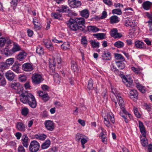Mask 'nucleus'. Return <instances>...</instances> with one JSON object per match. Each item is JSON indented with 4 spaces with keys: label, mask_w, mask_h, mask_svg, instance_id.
Instances as JSON below:
<instances>
[{
    "label": "nucleus",
    "mask_w": 152,
    "mask_h": 152,
    "mask_svg": "<svg viewBox=\"0 0 152 152\" xmlns=\"http://www.w3.org/2000/svg\"><path fill=\"white\" fill-rule=\"evenodd\" d=\"M85 19L82 18H76L74 19L70 18L68 21L67 25L72 30L76 31L80 30L83 31L85 26Z\"/></svg>",
    "instance_id": "f257e3e1"
},
{
    "label": "nucleus",
    "mask_w": 152,
    "mask_h": 152,
    "mask_svg": "<svg viewBox=\"0 0 152 152\" xmlns=\"http://www.w3.org/2000/svg\"><path fill=\"white\" fill-rule=\"evenodd\" d=\"M61 59L60 54L57 53L54 55L53 60L50 59L49 61V66L50 68V73L53 75L55 72L56 66L59 68L61 66Z\"/></svg>",
    "instance_id": "f03ea898"
},
{
    "label": "nucleus",
    "mask_w": 152,
    "mask_h": 152,
    "mask_svg": "<svg viewBox=\"0 0 152 152\" xmlns=\"http://www.w3.org/2000/svg\"><path fill=\"white\" fill-rule=\"evenodd\" d=\"M32 96V94L26 91L22 92L20 95V101L24 104H27L28 100Z\"/></svg>",
    "instance_id": "7ed1b4c3"
},
{
    "label": "nucleus",
    "mask_w": 152,
    "mask_h": 152,
    "mask_svg": "<svg viewBox=\"0 0 152 152\" xmlns=\"http://www.w3.org/2000/svg\"><path fill=\"white\" fill-rule=\"evenodd\" d=\"M111 92L114 94L117 101H119L118 104L121 105V107H122L123 111L124 112L126 113V111L123 109L124 102L123 100L122 97L121 96V94L118 93L117 92H116L115 90L113 88L111 89Z\"/></svg>",
    "instance_id": "20e7f679"
},
{
    "label": "nucleus",
    "mask_w": 152,
    "mask_h": 152,
    "mask_svg": "<svg viewBox=\"0 0 152 152\" xmlns=\"http://www.w3.org/2000/svg\"><path fill=\"white\" fill-rule=\"evenodd\" d=\"M40 145L37 141H32L30 144L29 149L31 152H37L39 149Z\"/></svg>",
    "instance_id": "39448f33"
},
{
    "label": "nucleus",
    "mask_w": 152,
    "mask_h": 152,
    "mask_svg": "<svg viewBox=\"0 0 152 152\" xmlns=\"http://www.w3.org/2000/svg\"><path fill=\"white\" fill-rule=\"evenodd\" d=\"M31 79L32 82L35 84H38L43 80V79L41 75L37 73L32 75Z\"/></svg>",
    "instance_id": "423d86ee"
},
{
    "label": "nucleus",
    "mask_w": 152,
    "mask_h": 152,
    "mask_svg": "<svg viewBox=\"0 0 152 152\" xmlns=\"http://www.w3.org/2000/svg\"><path fill=\"white\" fill-rule=\"evenodd\" d=\"M46 129L48 131H52L55 129V124L53 122L50 120L46 121L44 123Z\"/></svg>",
    "instance_id": "0eeeda50"
},
{
    "label": "nucleus",
    "mask_w": 152,
    "mask_h": 152,
    "mask_svg": "<svg viewBox=\"0 0 152 152\" xmlns=\"http://www.w3.org/2000/svg\"><path fill=\"white\" fill-rule=\"evenodd\" d=\"M68 3L70 7L72 8H77L81 5V1L78 0H68Z\"/></svg>",
    "instance_id": "6e6552de"
},
{
    "label": "nucleus",
    "mask_w": 152,
    "mask_h": 152,
    "mask_svg": "<svg viewBox=\"0 0 152 152\" xmlns=\"http://www.w3.org/2000/svg\"><path fill=\"white\" fill-rule=\"evenodd\" d=\"M122 80L123 82L127 87L132 88L133 86V80L130 78L124 76Z\"/></svg>",
    "instance_id": "1a4fd4ad"
},
{
    "label": "nucleus",
    "mask_w": 152,
    "mask_h": 152,
    "mask_svg": "<svg viewBox=\"0 0 152 152\" xmlns=\"http://www.w3.org/2000/svg\"><path fill=\"white\" fill-rule=\"evenodd\" d=\"M10 86L13 89L17 90L19 93L20 91H21V90L23 89L22 86L18 83L14 82L11 83L10 84Z\"/></svg>",
    "instance_id": "9d476101"
},
{
    "label": "nucleus",
    "mask_w": 152,
    "mask_h": 152,
    "mask_svg": "<svg viewBox=\"0 0 152 152\" xmlns=\"http://www.w3.org/2000/svg\"><path fill=\"white\" fill-rule=\"evenodd\" d=\"M27 103L32 108H34L36 107L37 105V102L34 97L33 95H32L31 98L29 99Z\"/></svg>",
    "instance_id": "9b49d317"
},
{
    "label": "nucleus",
    "mask_w": 152,
    "mask_h": 152,
    "mask_svg": "<svg viewBox=\"0 0 152 152\" xmlns=\"http://www.w3.org/2000/svg\"><path fill=\"white\" fill-rule=\"evenodd\" d=\"M138 93L137 90L132 89L130 91L129 96L134 101H136L137 99Z\"/></svg>",
    "instance_id": "f8f14e48"
},
{
    "label": "nucleus",
    "mask_w": 152,
    "mask_h": 152,
    "mask_svg": "<svg viewBox=\"0 0 152 152\" xmlns=\"http://www.w3.org/2000/svg\"><path fill=\"white\" fill-rule=\"evenodd\" d=\"M22 69L26 72H29L33 69V68L31 64L29 63H26L23 64L22 66Z\"/></svg>",
    "instance_id": "ddd939ff"
},
{
    "label": "nucleus",
    "mask_w": 152,
    "mask_h": 152,
    "mask_svg": "<svg viewBox=\"0 0 152 152\" xmlns=\"http://www.w3.org/2000/svg\"><path fill=\"white\" fill-rule=\"evenodd\" d=\"M22 143L23 146L26 148H27L29 144L28 138L26 134L23 135L21 139Z\"/></svg>",
    "instance_id": "4468645a"
},
{
    "label": "nucleus",
    "mask_w": 152,
    "mask_h": 152,
    "mask_svg": "<svg viewBox=\"0 0 152 152\" xmlns=\"http://www.w3.org/2000/svg\"><path fill=\"white\" fill-rule=\"evenodd\" d=\"M7 79L9 80H13L15 76V74L10 70L8 71L5 74Z\"/></svg>",
    "instance_id": "2eb2a0df"
},
{
    "label": "nucleus",
    "mask_w": 152,
    "mask_h": 152,
    "mask_svg": "<svg viewBox=\"0 0 152 152\" xmlns=\"http://www.w3.org/2000/svg\"><path fill=\"white\" fill-rule=\"evenodd\" d=\"M102 57L103 60L109 61L111 58L110 53L107 51H104L102 55Z\"/></svg>",
    "instance_id": "dca6fc26"
},
{
    "label": "nucleus",
    "mask_w": 152,
    "mask_h": 152,
    "mask_svg": "<svg viewBox=\"0 0 152 152\" xmlns=\"http://www.w3.org/2000/svg\"><path fill=\"white\" fill-rule=\"evenodd\" d=\"M139 126L140 128L141 133L143 136L145 137L146 136V131L145 127L142 122L140 121H139Z\"/></svg>",
    "instance_id": "f3484780"
},
{
    "label": "nucleus",
    "mask_w": 152,
    "mask_h": 152,
    "mask_svg": "<svg viewBox=\"0 0 152 152\" xmlns=\"http://www.w3.org/2000/svg\"><path fill=\"white\" fill-rule=\"evenodd\" d=\"M17 129L21 132H24L25 130V126L24 124L21 122H18L16 124Z\"/></svg>",
    "instance_id": "a211bd4d"
},
{
    "label": "nucleus",
    "mask_w": 152,
    "mask_h": 152,
    "mask_svg": "<svg viewBox=\"0 0 152 152\" xmlns=\"http://www.w3.org/2000/svg\"><path fill=\"white\" fill-rule=\"evenodd\" d=\"M26 55V53L24 51H22L20 52L16 57L18 60L21 61L23 60Z\"/></svg>",
    "instance_id": "6ab92c4d"
},
{
    "label": "nucleus",
    "mask_w": 152,
    "mask_h": 152,
    "mask_svg": "<svg viewBox=\"0 0 152 152\" xmlns=\"http://www.w3.org/2000/svg\"><path fill=\"white\" fill-rule=\"evenodd\" d=\"M152 4L151 2L147 1L143 2L142 4V6L145 10H148L150 9Z\"/></svg>",
    "instance_id": "aec40b11"
},
{
    "label": "nucleus",
    "mask_w": 152,
    "mask_h": 152,
    "mask_svg": "<svg viewBox=\"0 0 152 152\" xmlns=\"http://www.w3.org/2000/svg\"><path fill=\"white\" fill-rule=\"evenodd\" d=\"M10 47L8 46L4 49V53L6 56H10L13 53L12 49H10Z\"/></svg>",
    "instance_id": "412c9836"
},
{
    "label": "nucleus",
    "mask_w": 152,
    "mask_h": 152,
    "mask_svg": "<svg viewBox=\"0 0 152 152\" xmlns=\"http://www.w3.org/2000/svg\"><path fill=\"white\" fill-rule=\"evenodd\" d=\"M50 144V141L49 140H47L41 145V148L42 149H47L48 148Z\"/></svg>",
    "instance_id": "4be33fe9"
},
{
    "label": "nucleus",
    "mask_w": 152,
    "mask_h": 152,
    "mask_svg": "<svg viewBox=\"0 0 152 152\" xmlns=\"http://www.w3.org/2000/svg\"><path fill=\"white\" fill-rule=\"evenodd\" d=\"M135 46L137 48L142 49L144 48V43L140 41H137L135 42Z\"/></svg>",
    "instance_id": "5701e85b"
},
{
    "label": "nucleus",
    "mask_w": 152,
    "mask_h": 152,
    "mask_svg": "<svg viewBox=\"0 0 152 152\" xmlns=\"http://www.w3.org/2000/svg\"><path fill=\"white\" fill-rule=\"evenodd\" d=\"M124 23L126 26L134 27L136 25L134 22H133L131 20L128 18L125 20Z\"/></svg>",
    "instance_id": "b1692460"
},
{
    "label": "nucleus",
    "mask_w": 152,
    "mask_h": 152,
    "mask_svg": "<svg viewBox=\"0 0 152 152\" xmlns=\"http://www.w3.org/2000/svg\"><path fill=\"white\" fill-rule=\"evenodd\" d=\"M19 66L20 65L15 63L11 67V69L15 72L18 73L19 72L20 70Z\"/></svg>",
    "instance_id": "393cba45"
},
{
    "label": "nucleus",
    "mask_w": 152,
    "mask_h": 152,
    "mask_svg": "<svg viewBox=\"0 0 152 152\" xmlns=\"http://www.w3.org/2000/svg\"><path fill=\"white\" fill-rule=\"evenodd\" d=\"M33 23L35 28L39 29L40 28V23L38 18L35 17L33 19Z\"/></svg>",
    "instance_id": "a878e982"
},
{
    "label": "nucleus",
    "mask_w": 152,
    "mask_h": 152,
    "mask_svg": "<svg viewBox=\"0 0 152 152\" xmlns=\"http://www.w3.org/2000/svg\"><path fill=\"white\" fill-rule=\"evenodd\" d=\"M58 11L61 12H68L69 13L71 10L69 8L66 6H62L61 9L58 10Z\"/></svg>",
    "instance_id": "bb28decb"
},
{
    "label": "nucleus",
    "mask_w": 152,
    "mask_h": 152,
    "mask_svg": "<svg viewBox=\"0 0 152 152\" xmlns=\"http://www.w3.org/2000/svg\"><path fill=\"white\" fill-rule=\"evenodd\" d=\"M71 67L72 69L74 72H77L78 70V67L76 63L74 61H71Z\"/></svg>",
    "instance_id": "cd10ccee"
},
{
    "label": "nucleus",
    "mask_w": 152,
    "mask_h": 152,
    "mask_svg": "<svg viewBox=\"0 0 152 152\" xmlns=\"http://www.w3.org/2000/svg\"><path fill=\"white\" fill-rule=\"evenodd\" d=\"M87 28L88 31L93 32H96L99 30V29L95 26H88Z\"/></svg>",
    "instance_id": "c85d7f7f"
},
{
    "label": "nucleus",
    "mask_w": 152,
    "mask_h": 152,
    "mask_svg": "<svg viewBox=\"0 0 152 152\" xmlns=\"http://www.w3.org/2000/svg\"><path fill=\"white\" fill-rule=\"evenodd\" d=\"M35 137L38 139L40 140H45L47 137V135L44 134H36L34 136Z\"/></svg>",
    "instance_id": "c756f323"
},
{
    "label": "nucleus",
    "mask_w": 152,
    "mask_h": 152,
    "mask_svg": "<svg viewBox=\"0 0 152 152\" xmlns=\"http://www.w3.org/2000/svg\"><path fill=\"white\" fill-rule=\"evenodd\" d=\"M80 14L82 16L86 18H88L89 15L88 11L86 9L80 12Z\"/></svg>",
    "instance_id": "7c9ffc66"
},
{
    "label": "nucleus",
    "mask_w": 152,
    "mask_h": 152,
    "mask_svg": "<svg viewBox=\"0 0 152 152\" xmlns=\"http://www.w3.org/2000/svg\"><path fill=\"white\" fill-rule=\"evenodd\" d=\"M110 23L111 24L117 23L119 21L118 17L115 15L113 16L110 17Z\"/></svg>",
    "instance_id": "2f4dec72"
},
{
    "label": "nucleus",
    "mask_w": 152,
    "mask_h": 152,
    "mask_svg": "<svg viewBox=\"0 0 152 152\" xmlns=\"http://www.w3.org/2000/svg\"><path fill=\"white\" fill-rule=\"evenodd\" d=\"M51 15L54 18L58 19H60L62 16L61 14L59 12L52 13Z\"/></svg>",
    "instance_id": "473e14b6"
},
{
    "label": "nucleus",
    "mask_w": 152,
    "mask_h": 152,
    "mask_svg": "<svg viewBox=\"0 0 152 152\" xmlns=\"http://www.w3.org/2000/svg\"><path fill=\"white\" fill-rule=\"evenodd\" d=\"M114 45L115 47L118 48H123L124 45V43L121 41H118L115 42L114 44Z\"/></svg>",
    "instance_id": "72a5a7b5"
},
{
    "label": "nucleus",
    "mask_w": 152,
    "mask_h": 152,
    "mask_svg": "<svg viewBox=\"0 0 152 152\" xmlns=\"http://www.w3.org/2000/svg\"><path fill=\"white\" fill-rule=\"evenodd\" d=\"M36 52L40 56L43 55L44 51L42 47L40 46L37 47L36 49Z\"/></svg>",
    "instance_id": "f704fd0d"
},
{
    "label": "nucleus",
    "mask_w": 152,
    "mask_h": 152,
    "mask_svg": "<svg viewBox=\"0 0 152 152\" xmlns=\"http://www.w3.org/2000/svg\"><path fill=\"white\" fill-rule=\"evenodd\" d=\"M136 87L137 89L141 92L144 93L145 92L146 90L145 89V87L141 85V84L139 83L137 84Z\"/></svg>",
    "instance_id": "c9c22d12"
},
{
    "label": "nucleus",
    "mask_w": 152,
    "mask_h": 152,
    "mask_svg": "<svg viewBox=\"0 0 152 152\" xmlns=\"http://www.w3.org/2000/svg\"><path fill=\"white\" fill-rule=\"evenodd\" d=\"M115 57L116 59L117 60H120V62H122L125 60L124 58L122 56V55L120 54L116 53L115 54Z\"/></svg>",
    "instance_id": "e433bc0d"
},
{
    "label": "nucleus",
    "mask_w": 152,
    "mask_h": 152,
    "mask_svg": "<svg viewBox=\"0 0 152 152\" xmlns=\"http://www.w3.org/2000/svg\"><path fill=\"white\" fill-rule=\"evenodd\" d=\"M93 36H95L98 39H104L105 34L104 33L94 34Z\"/></svg>",
    "instance_id": "4c0bfd02"
},
{
    "label": "nucleus",
    "mask_w": 152,
    "mask_h": 152,
    "mask_svg": "<svg viewBox=\"0 0 152 152\" xmlns=\"http://www.w3.org/2000/svg\"><path fill=\"white\" fill-rule=\"evenodd\" d=\"M61 48L64 50H66L68 49H69L70 46L68 42H64L61 45Z\"/></svg>",
    "instance_id": "58836bf2"
},
{
    "label": "nucleus",
    "mask_w": 152,
    "mask_h": 152,
    "mask_svg": "<svg viewBox=\"0 0 152 152\" xmlns=\"http://www.w3.org/2000/svg\"><path fill=\"white\" fill-rule=\"evenodd\" d=\"M106 118H107L109 121L110 120L113 123H114L115 121L114 116L112 113H110L108 114Z\"/></svg>",
    "instance_id": "ea45409f"
},
{
    "label": "nucleus",
    "mask_w": 152,
    "mask_h": 152,
    "mask_svg": "<svg viewBox=\"0 0 152 152\" xmlns=\"http://www.w3.org/2000/svg\"><path fill=\"white\" fill-rule=\"evenodd\" d=\"M115 63L117 64V66L119 69H123L124 68V64L120 62L119 61H116Z\"/></svg>",
    "instance_id": "a19ab883"
},
{
    "label": "nucleus",
    "mask_w": 152,
    "mask_h": 152,
    "mask_svg": "<svg viewBox=\"0 0 152 152\" xmlns=\"http://www.w3.org/2000/svg\"><path fill=\"white\" fill-rule=\"evenodd\" d=\"M54 81L56 83H59L60 82L61 77L59 76V74H56L53 76Z\"/></svg>",
    "instance_id": "79ce46f5"
},
{
    "label": "nucleus",
    "mask_w": 152,
    "mask_h": 152,
    "mask_svg": "<svg viewBox=\"0 0 152 152\" xmlns=\"http://www.w3.org/2000/svg\"><path fill=\"white\" fill-rule=\"evenodd\" d=\"M14 61V58H10L7 59L5 61L6 63L9 67L12 65Z\"/></svg>",
    "instance_id": "37998d69"
},
{
    "label": "nucleus",
    "mask_w": 152,
    "mask_h": 152,
    "mask_svg": "<svg viewBox=\"0 0 152 152\" xmlns=\"http://www.w3.org/2000/svg\"><path fill=\"white\" fill-rule=\"evenodd\" d=\"M81 42V44L83 45L85 47L87 45L88 41L86 36L82 37Z\"/></svg>",
    "instance_id": "c03bdc74"
},
{
    "label": "nucleus",
    "mask_w": 152,
    "mask_h": 152,
    "mask_svg": "<svg viewBox=\"0 0 152 152\" xmlns=\"http://www.w3.org/2000/svg\"><path fill=\"white\" fill-rule=\"evenodd\" d=\"M21 48L18 44H15L12 49L13 53L20 50Z\"/></svg>",
    "instance_id": "a18cd8bd"
},
{
    "label": "nucleus",
    "mask_w": 152,
    "mask_h": 152,
    "mask_svg": "<svg viewBox=\"0 0 152 152\" xmlns=\"http://www.w3.org/2000/svg\"><path fill=\"white\" fill-rule=\"evenodd\" d=\"M9 66L6 63V62H3L0 64V68L2 70L7 69Z\"/></svg>",
    "instance_id": "49530a36"
},
{
    "label": "nucleus",
    "mask_w": 152,
    "mask_h": 152,
    "mask_svg": "<svg viewBox=\"0 0 152 152\" xmlns=\"http://www.w3.org/2000/svg\"><path fill=\"white\" fill-rule=\"evenodd\" d=\"M100 136L101 137L102 141L105 143L107 140V138L106 135L104 134L103 131L100 133Z\"/></svg>",
    "instance_id": "de8ad7c7"
},
{
    "label": "nucleus",
    "mask_w": 152,
    "mask_h": 152,
    "mask_svg": "<svg viewBox=\"0 0 152 152\" xmlns=\"http://www.w3.org/2000/svg\"><path fill=\"white\" fill-rule=\"evenodd\" d=\"M144 137L141 139V143L143 146H145L148 145V143L146 137Z\"/></svg>",
    "instance_id": "09e8293b"
},
{
    "label": "nucleus",
    "mask_w": 152,
    "mask_h": 152,
    "mask_svg": "<svg viewBox=\"0 0 152 152\" xmlns=\"http://www.w3.org/2000/svg\"><path fill=\"white\" fill-rule=\"evenodd\" d=\"M91 44L92 46L94 48H98L99 47V43L98 42H96L95 40H91Z\"/></svg>",
    "instance_id": "8fccbe9b"
},
{
    "label": "nucleus",
    "mask_w": 152,
    "mask_h": 152,
    "mask_svg": "<svg viewBox=\"0 0 152 152\" xmlns=\"http://www.w3.org/2000/svg\"><path fill=\"white\" fill-rule=\"evenodd\" d=\"M28 109L26 107H24L22 109L21 113L23 115L26 116L28 113Z\"/></svg>",
    "instance_id": "3c124183"
},
{
    "label": "nucleus",
    "mask_w": 152,
    "mask_h": 152,
    "mask_svg": "<svg viewBox=\"0 0 152 152\" xmlns=\"http://www.w3.org/2000/svg\"><path fill=\"white\" fill-rule=\"evenodd\" d=\"M26 76L23 74L20 75L18 77L20 81L21 82L25 81L26 80Z\"/></svg>",
    "instance_id": "603ef678"
},
{
    "label": "nucleus",
    "mask_w": 152,
    "mask_h": 152,
    "mask_svg": "<svg viewBox=\"0 0 152 152\" xmlns=\"http://www.w3.org/2000/svg\"><path fill=\"white\" fill-rule=\"evenodd\" d=\"M93 80L90 79L88 81V88L89 89H92L93 88Z\"/></svg>",
    "instance_id": "864d4df0"
},
{
    "label": "nucleus",
    "mask_w": 152,
    "mask_h": 152,
    "mask_svg": "<svg viewBox=\"0 0 152 152\" xmlns=\"http://www.w3.org/2000/svg\"><path fill=\"white\" fill-rule=\"evenodd\" d=\"M6 42V39L4 38H0V47H2Z\"/></svg>",
    "instance_id": "5fc2aeb1"
},
{
    "label": "nucleus",
    "mask_w": 152,
    "mask_h": 152,
    "mask_svg": "<svg viewBox=\"0 0 152 152\" xmlns=\"http://www.w3.org/2000/svg\"><path fill=\"white\" fill-rule=\"evenodd\" d=\"M112 13L113 14H115L118 15H120L122 13L121 11L119 9H115L113 10Z\"/></svg>",
    "instance_id": "6e6d98bb"
},
{
    "label": "nucleus",
    "mask_w": 152,
    "mask_h": 152,
    "mask_svg": "<svg viewBox=\"0 0 152 152\" xmlns=\"http://www.w3.org/2000/svg\"><path fill=\"white\" fill-rule=\"evenodd\" d=\"M134 113L136 116L138 118H140L141 117V115L137 110V108L134 107Z\"/></svg>",
    "instance_id": "4d7b16f0"
},
{
    "label": "nucleus",
    "mask_w": 152,
    "mask_h": 152,
    "mask_svg": "<svg viewBox=\"0 0 152 152\" xmlns=\"http://www.w3.org/2000/svg\"><path fill=\"white\" fill-rule=\"evenodd\" d=\"M104 124L105 125L108 127L111 126V124L108 119L106 117L104 118Z\"/></svg>",
    "instance_id": "13d9d810"
},
{
    "label": "nucleus",
    "mask_w": 152,
    "mask_h": 152,
    "mask_svg": "<svg viewBox=\"0 0 152 152\" xmlns=\"http://www.w3.org/2000/svg\"><path fill=\"white\" fill-rule=\"evenodd\" d=\"M117 29L115 28L111 30V35L112 37H113L114 38L115 37L116 35V34L117 32Z\"/></svg>",
    "instance_id": "bf43d9fd"
},
{
    "label": "nucleus",
    "mask_w": 152,
    "mask_h": 152,
    "mask_svg": "<svg viewBox=\"0 0 152 152\" xmlns=\"http://www.w3.org/2000/svg\"><path fill=\"white\" fill-rule=\"evenodd\" d=\"M136 73H139L140 70H142V69L140 68H137L134 67H132L131 68Z\"/></svg>",
    "instance_id": "052dcab7"
},
{
    "label": "nucleus",
    "mask_w": 152,
    "mask_h": 152,
    "mask_svg": "<svg viewBox=\"0 0 152 152\" xmlns=\"http://www.w3.org/2000/svg\"><path fill=\"white\" fill-rule=\"evenodd\" d=\"M18 0H12L11 2V6L13 7V9L15 10V7L17 5Z\"/></svg>",
    "instance_id": "680f3d73"
},
{
    "label": "nucleus",
    "mask_w": 152,
    "mask_h": 152,
    "mask_svg": "<svg viewBox=\"0 0 152 152\" xmlns=\"http://www.w3.org/2000/svg\"><path fill=\"white\" fill-rule=\"evenodd\" d=\"M42 99L44 102L48 101L49 99V97L47 93H46L42 97Z\"/></svg>",
    "instance_id": "e2e57ef3"
},
{
    "label": "nucleus",
    "mask_w": 152,
    "mask_h": 152,
    "mask_svg": "<svg viewBox=\"0 0 152 152\" xmlns=\"http://www.w3.org/2000/svg\"><path fill=\"white\" fill-rule=\"evenodd\" d=\"M42 99L44 102L48 101L49 99V97L47 93H46L42 97Z\"/></svg>",
    "instance_id": "0e129e2a"
},
{
    "label": "nucleus",
    "mask_w": 152,
    "mask_h": 152,
    "mask_svg": "<svg viewBox=\"0 0 152 152\" xmlns=\"http://www.w3.org/2000/svg\"><path fill=\"white\" fill-rule=\"evenodd\" d=\"M82 134L79 133L77 134L76 135V140L78 142L80 141V140L83 137Z\"/></svg>",
    "instance_id": "69168bd1"
},
{
    "label": "nucleus",
    "mask_w": 152,
    "mask_h": 152,
    "mask_svg": "<svg viewBox=\"0 0 152 152\" xmlns=\"http://www.w3.org/2000/svg\"><path fill=\"white\" fill-rule=\"evenodd\" d=\"M46 47L50 50L52 51L54 50V48L51 42L49 43L48 44V45H47Z\"/></svg>",
    "instance_id": "338daca9"
},
{
    "label": "nucleus",
    "mask_w": 152,
    "mask_h": 152,
    "mask_svg": "<svg viewBox=\"0 0 152 152\" xmlns=\"http://www.w3.org/2000/svg\"><path fill=\"white\" fill-rule=\"evenodd\" d=\"M18 152H25V150L24 147L22 145L19 146L18 149Z\"/></svg>",
    "instance_id": "774afa93"
}]
</instances>
